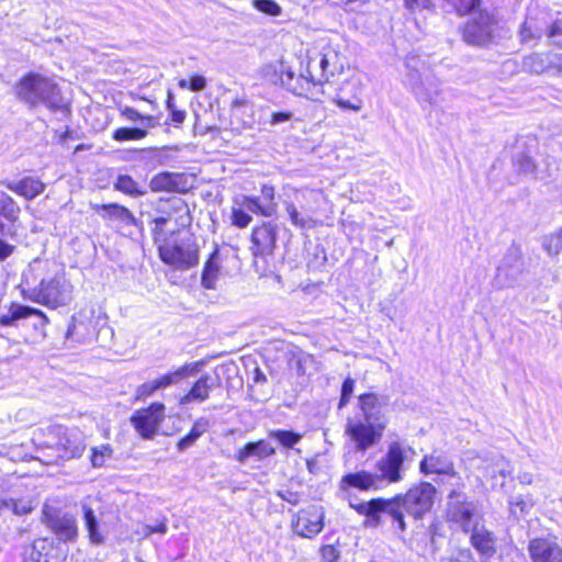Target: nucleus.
<instances>
[{"label": "nucleus", "mask_w": 562, "mask_h": 562, "mask_svg": "<svg viewBox=\"0 0 562 562\" xmlns=\"http://www.w3.org/2000/svg\"><path fill=\"white\" fill-rule=\"evenodd\" d=\"M389 397L378 393H363L358 397L357 411L346 420L345 434L359 452L376 446L387 427Z\"/></svg>", "instance_id": "obj_1"}, {"label": "nucleus", "mask_w": 562, "mask_h": 562, "mask_svg": "<svg viewBox=\"0 0 562 562\" xmlns=\"http://www.w3.org/2000/svg\"><path fill=\"white\" fill-rule=\"evenodd\" d=\"M16 97L32 108L40 104L45 105L50 111L68 113V103L63 98L57 85L38 74H29L24 76L15 87Z\"/></svg>", "instance_id": "obj_2"}, {"label": "nucleus", "mask_w": 562, "mask_h": 562, "mask_svg": "<svg viewBox=\"0 0 562 562\" xmlns=\"http://www.w3.org/2000/svg\"><path fill=\"white\" fill-rule=\"evenodd\" d=\"M74 285L64 273L43 279L38 285L22 290L23 297L50 308L68 305L72 300Z\"/></svg>", "instance_id": "obj_3"}, {"label": "nucleus", "mask_w": 562, "mask_h": 562, "mask_svg": "<svg viewBox=\"0 0 562 562\" xmlns=\"http://www.w3.org/2000/svg\"><path fill=\"white\" fill-rule=\"evenodd\" d=\"M160 259L177 270H188L199 263V246L190 235H176L161 244L158 249Z\"/></svg>", "instance_id": "obj_4"}, {"label": "nucleus", "mask_w": 562, "mask_h": 562, "mask_svg": "<svg viewBox=\"0 0 562 562\" xmlns=\"http://www.w3.org/2000/svg\"><path fill=\"white\" fill-rule=\"evenodd\" d=\"M359 514L367 517V524L371 527H378L382 524L383 517H390L393 522L398 525L401 531H405L406 524L404 519V507L401 496L396 495L392 498H373L369 502L351 504Z\"/></svg>", "instance_id": "obj_5"}, {"label": "nucleus", "mask_w": 562, "mask_h": 562, "mask_svg": "<svg viewBox=\"0 0 562 562\" xmlns=\"http://www.w3.org/2000/svg\"><path fill=\"white\" fill-rule=\"evenodd\" d=\"M415 454V450L400 441H392L387 450L375 463V475L380 485L383 483L395 484L404 479L405 462L409 460L408 454Z\"/></svg>", "instance_id": "obj_6"}, {"label": "nucleus", "mask_w": 562, "mask_h": 562, "mask_svg": "<svg viewBox=\"0 0 562 562\" xmlns=\"http://www.w3.org/2000/svg\"><path fill=\"white\" fill-rule=\"evenodd\" d=\"M463 487L464 484L454 485L448 493L446 514L449 521L459 525L462 531L469 533L472 526L481 519V515L477 504L469 498L462 491Z\"/></svg>", "instance_id": "obj_7"}, {"label": "nucleus", "mask_w": 562, "mask_h": 562, "mask_svg": "<svg viewBox=\"0 0 562 562\" xmlns=\"http://www.w3.org/2000/svg\"><path fill=\"white\" fill-rule=\"evenodd\" d=\"M499 30L495 10L480 9L473 12L463 27V38L472 45H485L494 40Z\"/></svg>", "instance_id": "obj_8"}, {"label": "nucleus", "mask_w": 562, "mask_h": 562, "mask_svg": "<svg viewBox=\"0 0 562 562\" xmlns=\"http://www.w3.org/2000/svg\"><path fill=\"white\" fill-rule=\"evenodd\" d=\"M436 493V487L431 483L420 482L400 496L404 510L418 519L430 512Z\"/></svg>", "instance_id": "obj_9"}, {"label": "nucleus", "mask_w": 562, "mask_h": 562, "mask_svg": "<svg viewBox=\"0 0 562 562\" xmlns=\"http://www.w3.org/2000/svg\"><path fill=\"white\" fill-rule=\"evenodd\" d=\"M165 418V405L153 403L147 408L138 409L131 416V424L144 439H151L158 432Z\"/></svg>", "instance_id": "obj_10"}, {"label": "nucleus", "mask_w": 562, "mask_h": 562, "mask_svg": "<svg viewBox=\"0 0 562 562\" xmlns=\"http://www.w3.org/2000/svg\"><path fill=\"white\" fill-rule=\"evenodd\" d=\"M52 432L57 438L55 446L58 451V458L69 460L81 457L86 449V443L83 435L78 428L55 426Z\"/></svg>", "instance_id": "obj_11"}, {"label": "nucleus", "mask_w": 562, "mask_h": 562, "mask_svg": "<svg viewBox=\"0 0 562 562\" xmlns=\"http://www.w3.org/2000/svg\"><path fill=\"white\" fill-rule=\"evenodd\" d=\"M524 272L522 252L518 245H510L496 269L495 282L502 286H513Z\"/></svg>", "instance_id": "obj_12"}, {"label": "nucleus", "mask_w": 562, "mask_h": 562, "mask_svg": "<svg viewBox=\"0 0 562 562\" xmlns=\"http://www.w3.org/2000/svg\"><path fill=\"white\" fill-rule=\"evenodd\" d=\"M281 87L293 94L315 101L319 100V94L322 93L317 87L314 75H308L307 77L303 74H296L290 66H288L284 74Z\"/></svg>", "instance_id": "obj_13"}, {"label": "nucleus", "mask_w": 562, "mask_h": 562, "mask_svg": "<svg viewBox=\"0 0 562 562\" xmlns=\"http://www.w3.org/2000/svg\"><path fill=\"white\" fill-rule=\"evenodd\" d=\"M419 470L425 475H447L456 481V486L463 485L462 477L456 471L453 461L441 451L435 450L425 456L419 463Z\"/></svg>", "instance_id": "obj_14"}, {"label": "nucleus", "mask_w": 562, "mask_h": 562, "mask_svg": "<svg viewBox=\"0 0 562 562\" xmlns=\"http://www.w3.org/2000/svg\"><path fill=\"white\" fill-rule=\"evenodd\" d=\"M43 519L46 526L54 531L61 541H72L77 538L78 528L72 515L60 514L59 512L45 507Z\"/></svg>", "instance_id": "obj_15"}, {"label": "nucleus", "mask_w": 562, "mask_h": 562, "mask_svg": "<svg viewBox=\"0 0 562 562\" xmlns=\"http://www.w3.org/2000/svg\"><path fill=\"white\" fill-rule=\"evenodd\" d=\"M36 317L33 324L34 328L38 331L42 337L46 336L45 327L48 324V317L38 308L22 305L19 303H12L9 307L8 313L0 316V325L2 326H15L16 322L27 317Z\"/></svg>", "instance_id": "obj_16"}, {"label": "nucleus", "mask_w": 562, "mask_h": 562, "mask_svg": "<svg viewBox=\"0 0 562 562\" xmlns=\"http://www.w3.org/2000/svg\"><path fill=\"white\" fill-rule=\"evenodd\" d=\"M63 552L54 539H36L30 550L26 552L24 562H60Z\"/></svg>", "instance_id": "obj_17"}, {"label": "nucleus", "mask_w": 562, "mask_h": 562, "mask_svg": "<svg viewBox=\"0 0 562 562\" xmlns=\"http://www.w3.org/2000/svg\"><path fill=\"white\" fill-rule=\"evenodd\" d=\"M334 101L340 109L359 112L362 109L360 81L355 78L346 80Z\"/></svg>", "instance_id": "obj_18"}, {"label": "nucleus", "mask_w": 562, "mask_h": 562, "mask_svg": "<svg viewBox=\"0 0 562 562\" xmlns=\"http://www.w3.org/2000/svg\"><path fill=\"white\" fill-rule=\"evenodd\" d=\"M276 226L271 223H263L261 226L254 228L251 234L250 250L255 257L269 255L276 246Z\"/></svg>", "instance_id": "obj_19"}, {"label": "nucleus", "mask_w": 562, "mask_h": 562, "mask_svg": "<svg viewBox=\"0 0 562 562\" xmlns=\"http://www.w3.org/2000/svg\"><path fill=\"white\" fill-rule=\"evenodd\" d=\"M293 529L297 535L311 538L323 529L322 515L315 506L300 510L293 520Z\"/></svg>", "instance_id": "obj_20"}, {"label": "nucleus", "mask_w": 562, "mask_h": 562, "mask_svg": "<svg viewBox=\"0 0 562 562\" xmlns=\"http://www.w3.org/2000/svg\"><path fill=\"white\" fill-rule=\"evenodd\" d=\"M528 550L533 562H562V549L550 539L535 538Z\"/></svg>", "instance_id": "obj_21"}, {"label": "nucleus", "mask_w": 562, "mask_h": 562, "mask_svg": "<svg viewBox=\"0 0 562 562\" xmlns=\"http://www.w3.org/2000/svg\"><path fill=\"white\" fill-rule=\"evenodd\" d=\"M525 66L531 72H548L552 76H562V53L548 55L533 54L526 58Z\"/></svg>", "instance_id": "obj_22"}, {"label": "nucleus", "mask_w": 562, "mask_h": 562, "mask_svg": "<svg viewBox=\"0 0 562 562\" xmlns=\"http://www.w3.org/2000/svg\"><path fill=\"white\" fill-rule=\"evenodd\" d=\"M379 479L375 473L364 470L350 472L341 476L339 481V490L344 493H349L351 488L359 491H371L380 487Z\"/></svg>", "instance_id": "obj_23"}, {"label": "nucleus", "mask_w": 562, "mask_h": 562, "mask_svg": "<svg viewBox=\"0 0 562 562\" xmlns=\"http://www.w3.org/2000/svg\"><path fill=\"white\" fill-rule=\"evenodd\" d=\"M97 213L103 218H109L119 222L124 226H135L142 233L144 231L143 224L131 213L128 209L117 203L101 204L94 206Z\"/></svg>", "instance_id": "obj_24"}, {"label": "nucleus", "mask_w": 562, "mask_h": 562, "mask_svg": "<svg viewBox=\"0 0 562 562\" xmlns=\"http://www.w3.org/2000/svg\"><path fill=\"white\" fill-rule=\"evenodd\" d=\"M470 532V542L480 554L491 558L496 553V537L480 521L472 526Z\"/></svg>", "instance_id": "obj_25"}, {"label": "nucleus", "mask_w": 562, "mask_h": 562, "mask_svg": "<svg viewBox=\"0 0 562 562\" xmlns=\"http://www.w3.org/2000/svg\"><path fill=\"white\" fill-rule=\"evenodd\" d=\"M1 184L26 200L35 199L45 190V183L34 177H24L19 181L2 180Z\"/></svg>", "instance_id": "obj_26"}, {"label": "nucleus", "mask_w": 562, "mask_h": 562, "mask_svg": "<svg viewBox=\"0 0 562 562\" xmlns=\"http://www.w3.org/2000/svg\"><path fill=\"white\" fill-rule=\"evenodd\" d=\"M331 58H336V54L319 52L308 59L307 72L308 75L315 76V81L318 88L324 80L327 81L328 77L335 74L336 67H331Z\"/></svg>", "instance_id": "obj_27"}, {"label": "nucleus", "mask_w": 562, "mask_h": 562, "mask_svg": "<svg viewBox=\"0 0 562 562\" xmlns=\"http://www.w3.org/2000/svg\"><path fill=\"white\" fill-rule=\"evenodd\" d=\"M409 82L413 91L419 102L436 104L439 94L438 83L435 78L426 76L424 80L414 74L411 75Z\"/></svg>", "instance_id": "obj_28"}, {"label": "nucleus", "mask_w": 562, "mask_h": 562, "mask_svg": "<svg viewBox=\"0 0 562 562\" xmlns=\"http://www.w3.org/2000/svg\"><path fill=\"white\" fill-rule=\"evenodd\" d=\"M276 449L266 440H258L246 443L238 450L236 460L240 463H246L250 457H256L258 460L266 459L274 456Z\"/></svg>", "instance_id": "obj_29"}, {"label": "nucleus", "mask_w": 562, "mask_h": 562, "mask_svg": "<svg viewBox=\"0 0 562 562\" xmlns=\"http://www.w3.org/2000/svg\"><path fill=\"white\" fill-rule=\"evenodd\" d=\"M212 389V378L209 374H203L195 381L190 391L181 397L180 404L202 403L209 398Z\"/></svg>", "instance_id": "obj_30"}, {"label": "nucleus", "mask_w": 562, "mask_h": 562, "mask_svg": "<svg viewBox=\"0 0 562 562\" xmlns=\"http://www.w3.org/2000/svg\"><path fill=\"white\" fill-rule=\"evenodd\" d=\"M220 272H221L220 252H218V249L215 248L204 265L202 276H201L202 286L207 290H214L216 288V282H217Z\"/></svg>", "instance_id": "obj_31"}, {"label": "nucleus", "mask_w": 562, "mask_h": 562, "mask_svg": "<svg viewBox=\"0 0 562 562\" xmlns=\"http://www.w3.org/2000/svg\"><path fill=\"white\" fill-rule=\"evenodd\" d=\"M210 420L205 417L198 418L190 431L182 437L178 443L177 449L181 452L186 451L187 449L191 448L195 445L196 440L205 434L210 428Z\"/></svg>", "instance_id": "obj_32"}, {"label": "nucleus", "mask_w": 562, "mask_h": 562, "mask_svg": "<svg viewBox=\"0 0 562 562\" xmlns=\"http://www.w3.org/2000/svg\"><path fill=\"white\" fill-rule=\"evenodd\" d=\"M300 212L293 203H285V211L290 217V221L293 225L300 228H312L315 226V221L312 214L315 212L312 209H304Z\"/></svg>", "instance_id": "obj_33"}, {"label": "nucleus", "mask_w": 562, "mask_h": 562, "mask_svg": "<svg viewBox=\"0 0 562 562\" xmlns=\"http://www.w3.org/2000/svg\"><path fill=\"white\" fill-rule=\"evenodd\" d=\"M288 64L281 60L272 61L260 68V76L271 85L281 86Z\"/></svg>", "instance_id": "obj_34"}, {"label": "nucleus", "mask_w": 562, "mask_h": 562, "mask_svg": "<svg viewBox=\"0 0 562 562\" xmlns=\"http://www.w3.org/2000/svg\"><path fill=\"white\" fill-rule=\"evenodd\" d=\"M121 116L126 121L138 123L142 128H154L158 123L157 119L153 115H144L132 106H122L120 109Z\"/></svg>", "instance_id": "obj_35"}, {"label": "nucleus", "mask_w": 562, "mask_h": 562, "mask_svg": "<svg viewBox=\"0 0 562 562\" xmlns=\"http://www.w3.org/2000/svg\"><path fill=\"white\" fill-rule=\"evenodd\" d=\"M20 213L21 207L14 199L4 191H0V216L10 223H15L20 217Z\"/></svg>", "instance_id": "obj_36"}, {"label": "nucleus", "mask_w": 562, "mask_h": 562, "mask_svg": "<svg viewBox=\"0 0 562 562\" xmlns=\"http://www.w3.org/2000/svg\"><path fill=\"white\" fill-rule=\"evenodd\" d=\"M114 188L117 191H121L125 194H128L131 196H139L147 193L144 186L136 182L131 176L128 175H121L116 178V181L114 182Z\"/></svg>", "instance_id": "obj_37"}, {"label": "nucleus", "mask_w": 562, "mask_h": 562, "mask_svg": "<svg viewBox=\"0 0 562 562\" xmlns=\"http://www.w3.org/2000/svg\"><path fill=\"white\" fill-rule=\"evenodd\" d=\"M206 364V361L200 360L194 362H189L180 367L173 372L167 373L168 379H170V383L177 384L181 380L186 379L187 376H192L198 374L201 369Z\"/></svg>", "instance_id": "obj_38"}, {"label": "nucleus", "mask_w": 562, "mask_h": 562, "mask_svg": "<svg viewBox=\"0 0 562 562\" xmlns=\"http://www.w3.org/2000/svg\"><path fill=\"white\" fill-rule=\"evenodd\" d=\"M171 385L170 379H168L167 374L162 376L145 382L136 389L135 397L136 400H145L148 396L153 395L157 390L164 389Z\"/></svg>", "instance_id": "obj_39"}, {"label": "nucleus", "mask_w": 562, "mask_h": 562, "mask_svg": "<svg viewBox=\"0 0 562 562\" xmlns=\"http://www.w3.org/2000/svg\"><path fill=\"white\" fill-rule=\"evenodd\" d=\"M240 206L246 211H249L255 214H260L266 217H270L273 215V207L271 206V204L263 205L260 198L257 196H243Z\"/></svg>", "instance_id": "obj_40"}, {"label": "nucleus", "mask_w": 562, "mask_h": 562, "mask_svg": "<svg viewBox=\"0 0 562 562\" xmlns=\"http://www.w3.org/2000/svg\"><path fill=\"white\" fill-rule=\"evenodd\" d=\"M148 135V130L142 127H119L113 131L112 138L116 142L140 140Z\"/></svg>", "instance_id": "obj_41"}, {"label": "nucleus", "mask_w": 562, "mask_h": 562, "mask_svg": "<svg viewBox=\"0 0 562 562\" xmlns=\"http://www.w3.org/2000/svg\"><path fill=\"white\" fill-rule=\"evenodd\" d=\"M83 518L90 541L95 544L102 543L103 536L98 530V520L93 509L88 506H83Z\"/></svg>", "instance_id": "obj_42"}, {"label": "nucleus", "mask_w": 562, "mask_h": 562, "mask_svg": "<svg viewBox=\"0 0 562 562\" xmlns=\"http://www.w3.org/2000/svg\"><path fill=\"white\" fill-rule=\"evenodd\" d=\"M170 218L167 216H160L153 220V228L151 234L154 238L155 245L160 248L161 244L171 238V233L168 234L166 231V226L168 225Z\"/></svg>", "instance_id": "obj_43"}, {"label": "nucleus", "mask_w": 562, "mask_h": 562, "mask_svg": "<svg viewBox=\"0 0 562 562\" xmlns=\"http://www.w3.org/2000/svg\"><path fill=\"white\" fill-rule=\"evenodd\" d=\"M269 437L276 439L282 447L286 449L293 448L302 439L301 434L282 429L271 430L269 432Z\"/></svg>", "instance_id": "obj_44"}, {"label": "nucleus", "mask_w": 562, "mask_h": 562, "mask_svg": "<svg viewBox=\"0 0 562 562\" xmlns=\"http://www.w3.org/2000/svg\"><path fill=\"white\" fill-rule=\"evenodd\" d=\"M150 189L155 192L158 191H172L176 187V182L173 180V175L169 172H162L155 176L150 183Z\"/></svg>", "instance_id": "obj_45"}, {"label": "nucleus", "mask_w": 562, "mask_h": 562, "mask_svg": "<svg viewBox=\"0 0 562 562\" xmlns=\"http://www.w3.org/2000/svg\"><path fill=\"white\" fill-rule=\"evenodd\" d=\"M543 30L537 27L531 18H527L520 27V37L522 42L540 38L543 35Z\"/></svg>", "instance_id": "obj_46"}, {"label": "nucleus", "mask_w": 562, "mask_h": 562, "mask_svg": "<svg viewBox=\"0 0 562 562\" xmlns=\"http://www.w3.org/2000/svg\"><path fill=\"white\" fill-rule=\"evenodd\" d=\"M113 449L110 445H102L99 448L92 449L91 463L94 468H100L104 464L105 458L112 456Z\"/></svg>", "instance_id": "obj_47"}, {"label": "nucleus", "mask_w": 562, "mask_h": 562, "mask_svg": "<svg viewBox=\"0 0 562 562\" xmlns=\"http://www.w3.org/2000/svg\"><path fill=\"white\" fill-rule=\"evenodd\" d=\"M451 3L459 14H467L480 10L482 0H451Z\"/></svg>", "instance_id": "obj_48"}, {"label": "nucleus", "mask_w": 562, "mask_h": 562, "mask_svg": "<svg viewBox=\"0 0 562 562\" xmlns=\"http://www.w3.org/2000/svg\"><path fill=\"white\" fill-rule=\"evenodd\" d=\"M254 7L269 15L276 16L281 13L280 5L273 0H254Z\"/></svg>", "instance_id": "obj_49"}, {"label": "nucleus", "mask_w": 562, "mask_h": 562, "mask_svg": "<svg viewBox=\"0 0 562 562\" xmlns=\"http://www.w3.org/2000/svg\"><path fill=\"white\" fill-rule=\"evenodd\" d=\"M250 222H251V216L248 213H246L245 209L233 207V210H232L233 225H235L239 228H245L250 224Z\"/></svg>", "instance_id": "obj_50"}, {"label": "nucleus", "mask_w": 562, "mask_h": 562, "mask_svg": "<svg viewBox=\"0 0 562 562\" xmlns=\"http://www.w3.org/2000/svg\"><path fill=\"white\" fill-rule=\"evenodd\" d=\"M547 251L551 256L559 255L562 251V228L555 235H552L544 244Z\"/></svg>", "instance_id": "obj_51"}, {"label": "nucleus", "mask_w": 562, "mask_h": 562, "mask_svg": "<svg viewBox=\"0 0 562 562\" xmlns=\"http://www.w3.org/2000/svg\"><path fill=\"white\" fill-rule=\"evenodd\" d=\"M353 389H355V380L351 378L345 379L342 382V385H341V395H340V400H339V404H338L339 408H342L344 406H346L349 403L350 397L353 393Z\"/></svg>", "instance_id": "obj_52"}, {"label": "nucleus", "mask_w": 562, "mask_h": 562, "mask_svg": "<svg viewBox=\"0 0 562 562\" xmlns=\"http://www.w3.org/2000/svg\"><path fill=\"white\" fill-rule=\"evenodd\" d=\"M515 165L517 166L519 172L522 173H533L536 170V165L533 160L527 155H520L515 159Z\"/></svg>", "instance_id": "obj_53"}, {"label": "nucleus", "mask_w": 562, "mask_h": 562, "mask_svg": "<svg viewBox=\"0 0 562 562\" xmlns=\"http://www.w3.org/2000/svg\"><path fill=\"white\" fill-rule=\"evenodd\" d=\"M261 202L263 205H270L273 207V215L277 212V203L274 201V188L270 184H263L261 187Z\"/></svg>", "instance_id": "obj_54"}, {"label": "nucleus", "mask_w": 562, "mask_h": 562, "mask_svg": "<svg viewBox=\"0 0 562 562\" xmlns=\"http://www.w3.org/2000/svg\"><path fill=\"white\" fill-rule=\"evenodd\" d=\"M32 510L31 503L27 501L11 499L10 509L15 515H25Z\"/></svg>", "instance_id": "obj_55"}, {"label": "nucleus", "mask_w": 562, "mask_h": 562, "mask_svg": "<svg viewBox=\"0 0 562 562\" xmlns=\"http://www.w3.org/2000/svg\"><path fill=\"white\" fill-rule=\"evenodd\" d=\"M546 34L549 38H554L562 35V12L557 14V18L552 21L550 26L547 29Z\"/></svg>", "instance_id": "obj_56"}, {"label": "nucleus", "mask_w": 562, "mask_h": 562, "mask_svg": "<svg viewBox=\"0 0 562 562\" xmlns=\"http://www.w3.org/2000/svg\"><path fill=\"white\" fill-rule=\"evenodd\" d=\"M404 5L407 10L414 12L417 10L430 9L432 7L431 0H404Z\"/></svg>", "instance_id": "obj_57"}, {"label": "nucleus", "mask_w": 562, "mask_h": 562, "mask_svg": "<svg viewBox=\"0 0 562 562\" xmlns=\"http://www.w3.org/2000/svg\"><path fill=\"white\" fill-rule=\"evenodd\" d=\"M206 87V79L203 76L195 75L189 80V90L199 92Z\"/></svg>", "instance_id": "obj_58"}, {"label": "nucleus", "mask_w": 562, "mask_h": 562, "mask_svg": "<svg viewBox=\"0 0 562 562\" xmlns=\"http://www.w3.org/2000/svg\"><path fill=\"white\" fill-rule=\"evenodd\" d=\"M277 495L282 499L292 505H296L300 502V495L296 492H292L289 490L278 491Z\"/></svg>", "instance_id": "obj_59"}, {"label": "nucleus", "mask_w": 562, "mask_h": 562, "mask_svg": "<svg viewBox=\"0 0 562 562\" xmlns=\"http://www.w3.org/2000/svg\"><path fill=\"white\" fill-rule=\"evenodd\" d=\"M321 552L323 559L327 562H336L339 558V552L333 546H324Z\"/></svg>", "instance_id": "obj_60"}, {"label": "nucleus", "mask_w": 562, "mask_h": 562, "mask_svg": "<svg viewBox=\"0 0 562 562\" xmlns=\"http://www.w3.org/2000/svg\"><path fill=\"white\" fill-rule=\"evenodd\" d=\"M15 250V246L7 243L0 237V261H4Z\"/></svg>", "instance_id": "obj_61"}, {"label": "nucleus", "mask_w": 562, "mask_h": 562, "mask_svg": "<svg viewBox=\"0 0 562 562\" xmlns=\"http://www.w3.org/2000/svg\"><path fill=\"white\" fill-rule=\"evenodd\" d=\"M292 113L290 112H277L272 114L271 124L277 125L286 122L291 119Z\"/></svg>", "instance_id": "obj_62"}, {"label": "nucleus", "mask_w": 562, "mask_h": 562, "mask_svg": "<svg viewBox=\"0 0 562 562\" xmlns=\"http://www.w3.org/2000/svg\"><path fill=\"white\" fill-rule=\"evenodd\" d=\"M509 504L510 510L513 513H516L517 508H519L521 513L527 510V503L521 497H516L515 499L510 501Z\"/></svg>", "instance_id": "obj_63"}, {"label": "nucleus", "mask_w": 562, "mask_h": 562, "mask_svg": "<svg viewBox=\"0 0 562 562\" xmlns=\"http://www.w3.org/2000/svg\"><path fill=\"white\" fill-rule=\"evenodd\" d=\"M170 114H171V120L172 122L177 123V124H181L184 122L186 120V112L184 111H181V110H177V109H172L170 111Z\"/></svg>", "instance_id": "obj_64"}]
</instances>
